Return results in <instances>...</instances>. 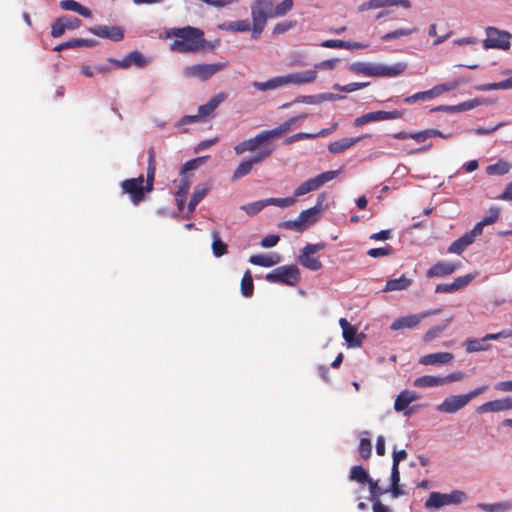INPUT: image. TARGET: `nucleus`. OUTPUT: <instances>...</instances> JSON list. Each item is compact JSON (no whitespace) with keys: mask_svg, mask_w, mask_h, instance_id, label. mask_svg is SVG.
Instances as JSON below:
<instances>
[{"mask_svg":"<svg viewBox=\"0 0 512 512\" xmlns=\"http://www.w3.org/2000/svg\"><path fill=\"white\" fill-rule=\"evenodd\" d=\"M166 38L174 39L169 49L176 53H200L213 48V45L205 39L204 31L193 26L171 28L166 31Z\"/></svg>","mask_w":512,"mask_h":512,"instance_id":"obj_1","label":"nucleus"},{"mask_svg":"<svg viewBox=\"0 0 512 512\" xmlns=\"http://www.w3.org/2000/svg\"><path fill=\"white\" fill-rule=\"evenodd\" d=\"M407 68L406 63L398 62L391 66L383 64H371L365 62H354L349 70L357 75L369 77H396L401 75Z\"/></svg>","mask_w":512,"mask_h":512,"instance_id":"obj_2","label":"nucleus"},{"mask_svg":"<svg viewBox=\"0 0 512 512\" xmlns=\"http://www.w3.org/2000/svg\"><path fill=\"white\" fill-rule=\"evenodd\" d=\"M317 78V72L314 70H308L300 73L289 74L285 76H278L269 79L265 82H253V87L259 91L274 90L279 87L295 84L302 85L314 82Z\"/></svg>","mask_w":512,"mask_h":512,"instance_id":"obj_3","label":"nucleus"},{"mask_svg":"<svg viewBox=\"0 0 512 512\" xmlns=\"http://www.w3.org/2000/svg\"><path fill=\"white\" fill-rule=\"evenodd\" d=\"M251 17L253 22L252 38L257 39L263 32L268 18L272 15V0H255L251 5Z\"/></svg>","mask_w":512,"mask_h":512,"instance_id":"obj_4","label":"nucleus"},{"mask_svg":"<svg viewBox=\"0 0 512 512\" xmlns=\"http://www.w3.org/2000/svg\"><path fill=\"white\" fill-rule=\"evenodd\" d=\"M227 65L228 64L226 62L194 64L186 66L183 69V76L186 78H196L205 82L211 79L218 72L224 70Z\"/></svg>","mask_w":512,"mask_h":512,"instance_id":"obj_5","label":"nucleus"},{"mask_svg":"<svg viewBox=\"0 0 512 512\" xmlns=\"http://www.w3.org/2000/svg\"><path fill=\"white\" fill-rule=\"evenodd\" d=\"M265 279L270 283L294 286L300 280V271L296 265H284L269 272Z\"/></svg>","mask_w":512,"mask_h":512,"instance_id":"obj_6","label":"nucleus"},{"mask_svg":"<svg viewBox=\"0 0 512 512\" xmlns=\"http://www.w3.org/2000/svg\"><path fill=\"white\" fill-rule=\"evenodd\" d=\"M466 499V494L460 490H454L449 494L432 492L425 502L427 509H440L446 505H458Z\"/></svg>","mask_w":512,"mask_h":512,"instance_id":"obj_7","label":"nucleus"},{"mask_svg":"<svg viewBox=\"0 0 512 512\" xmlns=\"http://www.w3.org/2000/svg\"><path fill=\"white\" fill-rule=\"evenodd\" d=\"M339 173L340 170H330L307 179L294 190V197L298 198L309 192L318 190L325 183L335 179Z\"/></svg>","mask_w":512,"mask_h":512,"instance_id":"obj_8","label":"nucleus"},{"mask_svg":"<svg viewBox=\"0 0 512 512\" xmlns=\"http://www.w3.org/2000/svg\"><path fill=\"white\" fill-rule=\"evenodd\" d=\"M273 151H274L273 148H263L259 152H257L255 155H253L252 157L241 161L233 172V175L231 178L232 181H236V180L250 174V172L253 169V166L265 161L267 158H269L272 155Z\"/></svg>","mask_w":512,"mask_h":512,"instance_id":"obj_9","label":"nucleus"},{"mask_svg":"<svg viewBox=\"0 0 512 512\" xmlns=\"http://www.w3.org/2000/svg\"><path fill=\"white\" fill-rule=\"evenodd\" d=\"M144 184V176L140 175L136 178H130L122 181L121 189L123 193L130 196L134 205L140 204L145 199L146 186Z\"/></svg>","mask_w":512,"mask_h":512,"instance_id":"obj_10","label":"nucleus"},{"mask_svg":"<svg viewBox=\"0 0 512 512\" xmlns=\"http://www.w3.org/2000/svg\"><path fill=\"white\" fill-rule=\"evenodd\" d=\"M325 247V243L307 244L301 250V253L299 255L300 264L311 271L320 270L322 268V263L318 258L314 257L313 255L323 250Z\"/></svg>","mask_w":512,"mask_h":512,"instance_id":"obj_11","label":"nucleus"},{"mask_svg":"<svg viewBox=\"0 0 512 512\" xmlns=\"http://www.w3.org/2000/svg\"><path fill=\"white\" fill-rule=\"evenodd\" d=\"M487 38L484 40L485 48H498V49H509L510 47V34L505 31H500L494 27H488L486 29Z\"/></svg>","mask_w":512,"mask_h":512,"instance_id":"obj_12","label":"nucleus"},{"mask_svg":"<svg viewBox=\"0 0 512 512\" xmlns=\"http://www.w3.org/2000/svg\"><path fill=\"white\" fill-rule=\"evenodd\" d=\"M404 115V111L393 110V111H373L366 113L362 116L357 117L354 120V126L359 127L370 122H378L392 119L402 118Z\"/></svg>","mask_w":512,"mask_h":512,"instance_id":"obj_13","label":"nucleus"},{"mask_svg":"<svg viewBox=\"0 0 512 512\" xmlns=\"http://www.w3.org/2000/svg\"><path fill=\"white\" fill-rule=\"evenodd\" d=\"M438 312H439L438 310H428V311L422 312L420 314L408 315V316H403V317L397 318L391 324L390 329L392 331H397V330L404 329V328H408V329L415 328L416 326L419 325V323L423 319H425L431 315H435Z\"/></svg>","mask_w":512,"mask_h":512,"instance_id":"obj_14","label":"nucleus"},{"mask_svg":"<svg viewBox=\"0 0 512 512\" xmlns=\"http://www.w3.org/2000/svg\"><path fill=\"white\" fill-rule=\"evenodd\" d=\"M324 200H325V194L324 193L319 194L317 197L316 205L309 209L302 211L298 215L297 220L302 225L303 231L318 221V216L322 210V203Z\"/></svg>","mask_w":512,"mask_h":512,"instance_id":"obj_15","label":"nucleus"},{"mask_svg":"<svg viewBox=\"0 0 512 512\" xmlns=\"http://www.w3.org/2000/svg\"><path fill=\"white\" fill-rule=\"evenodd\" d=\"M270 141L265 130L259 132L255 137L246 139L234 147V152L241 155L247 151L254 152L258 150L264 143Z\"/></svg>","mask_w":512,"mask_h":512,"instance_id":"obj_16","label":"nucleus"},{"mask_svg":"<svg viewBox=\"0 0 512 512\" xmlns=\"http://www.w3.org/2000/svg\"><path fill=\"white\" fill-rule=\"evenodd\" d=\"M81 25V20L74 16H62L55 20L51 27V36L58 38L62 36L66 30H74Z\"/></svg>","mask_w":512,"mask_h":512,"instance_id":"obj_17","label":"nucleus"},{"mask_svg":"<svg viewBox=\"0 0 512 512\" xmlns=\"http://www.w3.org/2000/svg\"><path fill=\"white\" fill-rule=\"evenodd\" d=\"M512 410V397H504L485 402L476 408L478 414L496 413Z\"/></svg>","mask_w":512,"mask_h":512,"instance_id":"obj_18","label":"nucleus"},{"mask_svg":"<svg viewBox=\"0 0 512 512\" xmlns=\"http://www.w3.org/2000/svg\"><path fill=\"white\" fill-rule=\"evenodd\" d=\"M419 398V394L415 391L403 390L397 395L395 399L394 410L396 412H404V415L409 417L413 410L407 409L408 406Z\"/></svg>","mask_w":512,"mask_h":512,"instance_id":"obj_19","label":"nucleus"},{"mask_svg":"<svg viewBox=\"0 0 512 512\" xmlns=\"http://www.w3.org/2000/svg\"><path fill=\"white\" fill-rule=\"evenodd\" d=\"M110 62L116 64L119 68L127 69L131 66L143 68V67L147 66L150 61L141 52L132 51V52L126 54L123 59H121V60L110 59Z\"/></svg>","mask_w":512,"mask_h":512,"instance_id":"obj_20","label":"nucleus"},{"mask_svg":"<svg viewBox=\"0 0 512 512\" xmlns=\"http://www.w3.org/2000/svg\"><path fill=\"white\" fill-rule=\"evenodd\" d=\"M461 267V262H447L438 261L430 269H428L426 276L428 278H440L453 274L457 269Z\"/></svg>","mask_w":512,"mask_h":512,"instance_id":"obj_21","label":"nucleus"},{"mask_svg":"<svg viewBox=\"0 0 512 512\" xmlns=\"http://www.w3.org/2000/svg\"><path fill=\"white\" fill-rule=\"evenodd\" d=\"M90 32L100 38L119 42L124 38V30L119 26L98 25L92 27Z\"/></svg>","mask_w":512,"mask_h":512,"instance_id":"obj_22","label":"nucleus"},{"mask_svg":"<svg viewBox=\"0 0 512 512\" xmlns=\"http://www.w3.org/2000/svg\"><path fill=\"white\" fill-rule=\"evenodd\" d=\"M339 325L342 328V335L349 347H360L362 344L363 334H357V329L352 326L345 318L339 320Z\"/></svg>","mask_w":512,"mask_h":512,"instance_id":"obj_23","label":"nucleus"},{"mask_svg":"<svg viewBox=\"0 0 512 512\" xmlns=\"http://www.w3.org/2000/svg\"><path fill=\"white\" fill-rule=\"evenodd\" d=\"M468 403L465 394L446 397L437 410L442 413H455L466 406Z\"/></svg>","mask_w":512,"mask_h":512,"instance_id":"obj_24","label":"nucleus"},{"mask_svg":"<svg viewBox=\"0 0 512 512\" xmlns=\"http://www.w3.org/2000/svg\"><path fill=\"white\" fill-rule=\"evenodd\" d=\"M453 358L454 356L450 352L431 353L422 356L419 363L422 365H442L450 363Z\"/></svg>","mask_w":512,"mask_h":512,"instance_id":"obj_25","label":"nucleus"},{"mask_svg":"<svg viewBox=\"0 0 512 512\" xmlns=\"http://www.w3.org/2000/svg\"><path fill=\"white\" fill-rule=\"evenodd\" d=\"M226 98L227 94L223 92L214 95L206 104L198 107V116L205 118L211 115Z\"/></svg>","mask_w":512,"mask_h":512,"instance_id":"obj_26","label":"nucleus"},{"mask_svg":"<svg viewBox=\"0 0 512 512\" xmlns=\"http://www.w3.org/2000/svg\"><path fill=\"white\" fill-rule=\"evenodd\" d=\"M483 103H484V100H482V99H472V100L464 101L457 105L439 106V107L433 109V111H444V112H449V113H458V112H464V111L474 109Z\"/></svg>","mask_w":512,"mask_h":512,"instance_id":"obj_27","label":"nucleus"},{"mask_svg":"<svg viewBox=\"0 0 512 512\" xmlns=\"http://www.w3.org/2000/svg\"><path fill=\"white\" fill-rule=\"evenodd\" d=\"M306 118V114H302V115H299V116H296V117H292L288 120H286L285 122H283L282 124H280L279 126H277L276 128L274 129H271V130H265L269 139L272 140L278 136H280L281 134L289 131L291 129V127L300 119H304Z\"/></svg>","mask_w":512,"mask_h":512,"instance_id":"obj_28","label":"nucleus"},{"mask_svg":"<svg viewBox=\"0 0 512 512\" xmlns=\"http://www.w3.org/2000/svg\"><path fill=\"white\" fill-rule=\"evenodd\" d=\"M412 282H413L412 279L407 278L405 275H401L397 279L388 280L386 282V285H385L383 291L391 292V291L405 290L411 286Z\"/></svg>","mask_w":512,"mask_h":512,"instance_id":"obj_29","label":"nucleus"},{"mask_svg":"<svg viewBox=\"0 0 512 512\" xmlns=\"http://www.w3.org/2000/svg\"><path fill=\"white\" fill-rule=\"evenodd\" d=\"M59 5L63 10L76 12L85 18L92 17L91 11L75 0H62Z\"/></svg>","mask_w":512,"mask_h":512,"instance_id":"obj_30","label":"nucleus"},{"mask_svg":"<svg viewBox=\"0 0 512 512\" xmlns=\"http://www.w3.org/2000/svg\"><path fill=\"white\" fill-rule=\"evenodd\" d=\"M361 140V137L356 138H343L338 141L332 142L328 146L329 152L333 154H338L341 152H344L345 150L349 149L353 145H355L358 141Z\"/></svg>","mask_w":512,"mask_h":512,"instance_id":"obj_31","label":"nucleus"},{"mask_svg":"<svg viewBox=\"0 0 512 512\" xmlns=\"http://www.w3.org/2000/svg\"><path fill=\"white\" fill-rule=\"evenodd\" d=\"M249 262L253 265L261 267H271L280 262V256L277 254L272 255H252Z\"/></svg>","mask_w":512,"mask_h":512,"instance_id":"obj_32","label":"nucleus"},{"mask_svg":"<svg viewBox=\"0 0 512 512\" xmlns=\"http://www.w3.org/2000/svg\"><path fill=\"white\" fill-rule=\"evenodd\" d=\"M443 380L442 376H432V375H424L416 378L413 381V386L418 388H426V387H437L442 386Z\"/></svg>","mask_w":512,"mask_h":512,"instance_id":"obj_33","label":"nucleus"},{"mask_svg":"<svg viewBox=\"0 0 512 512\" xmlns=\"http://www.w3.org/2000/svg\"><path fill=\"white\" fill-rule=\"evenodd\" d=\"M484 337L481 339L467 338L464 342L465 349L468 353L482 352L490 349V344L485 343Z\"/></svg>","mask_w":512,"mask_h":512,"instance_id":"obj_34","label":"nucleus"},{"mask_svg":"<svg viewBox=\"0 0 512 512\" xmlns=\"http://www.w3.org/2000/svg\"><path fill=\"white\" fill-rule=\"evenodd\" d=\"M220 29L230 32H247L251 29V23L248 19L223 23Z\"/></svg>","mask_w":512,"mask_h":512,"instance_id":"obj_35","label":"nucleus"},{"mask_svg":"<svg viewBox=\"0 0 512 512\" xmlns=\"http://www.w3.org/2000/svg\"><path fill=\"white\" fill-rule=\"evenodd\" d=\"M212 236V252L215 257H222L223 255L227 254L228 247L227 244H225L221 238L218 231L214 230L211 233Z\"/></svg>","mask_w":512,"mask_h":512,"instance_id":"obj_36","label":"nucleus"},{"mask_svg":"<svg viewBox=\"0 0 512 512\" xmlns=\"http://www.w3.org/2000/svg\"><path fill=\"white\" fill-rule=\"evenodd\" d=\"M472 243L473 242L471 241V238L466 236V234H464L457 240L453 241L450 244V246L448 247L447 251H448V253L460 255Z\"/></svg>","mask_w":512,"mask_h":512,"instance_id":"obj_37","label":"nucleus"},{"mask_svg":"<svg viewBox=\"0 0 512 512\" xmlns=\"http://www.w3.org/2000/svg\"><path fill=\"white\" fill-rule=\"evenodd\" d=\"M390 491L394 498H397L404 494V491L400 487V471L398 466L391 468V488Z\"/></svg>","mask_w":512,"mask_h":512,"instance_id":"obj_38","label":"nucleus"},{"mask_svg":"<svg viewBox=\"0 0 512 512\" xmlns=\"http://www.w3.org/2000/svg\"><path fill=\"white\" fill-rule=\"evenodd\" d=\"M209 191V187L198 186L195 188L193 195L188 203V212L193 213L199 202L206 196Z\"/></svg>","mask_w":512,"mask_h":512,"instance_id":"obj_39","label":"nucleus"},{"mask_svg":"<svg viewBox=\"0 0 512 512\" xmlns=\"http://www.w3.org/2000/svg\"><path fill=\"white\" fill-rule=\"evenodd\" d=\"M392 7V0H368L357 7L358 12Z\"/></svg>","mask_w":512,"mask_h":512,"instance_id":"obj_40","label":"nucleus"},{"mask_svg":"<svg viewBox=\"0 0 512 512\" xmlns=\"http://www.w3.org/2000/svg\"><path fill=\"white\" fill-rule=\"evenodd\" d=\"M241 293L244 297H251L254 293V283L251 271L248 269L241 280Z\"/></svg>","mask_w":512,"mask_h":512,"instance_id":"obj_41","label":"nucleus"},{"mask_svg":"<svg viewBox=\"0 0 512 512\" xmlns=\"http://www.w3.org/2000/svg\"><path fill=\"white\" fill-rule=\"evenodd\" d=\"M349 478L360 484H367L371 479L368 472L362 466H353L350 470Z\"/></svg>","mask_w":512,"mask_h":512,"instance_id":"obj_42","label":"nucleus"},{"mask_svg":"<svg viewBox=\"0 0 512 512\" xmlns=\"http://www.w3.org/2000/svg\"><path fill=\"white\" fill-rule=\"evenodd\" d=\"M511 169V164L506 161L499 160L498 162L488 165L486 167V173L488 175H505Z\"/></svg>","mask_w":512,"mask_h":512,"instance_id":"obj_43","label":"nucleus"},{"mask_svg":"<svg viewBox=\"0 0 512 512\" xmlns=\"http://www.w3.org/2000/svg\"><path fill=\"white\" fill-rule=\"evenodd\" d=\"M417 32L416 28H399L394 31L388 32L381 36V40L390 41L393 39H397L403 36H410Z\"/></svg>","mask_w":512,"mask_h":512,"instance_id":"obj_44","label":"nucleus"},{"mask_svg":"<svg viewBox=\"0 0 512 512\" xmlns=\"http://www.w3.org/2000/svg\"><path fill=\"white\" fill-rule=\"evenodd\" d=\"M293 7V0H283L275 7L272 4V15L274 17H281L286 15Z\"/></svg>","mask_w":512,"mask_h":512,"instance_id":"obj_45","label":"nucleus"},{"mask_svg":"<svg viewBox=\"0 0 512 512\" xmlns=\"http://www.w3.org/2000/svg\"><path fill=\"white\" fill-rule=\"evenodd\" d=\"M479 508L486 512H504L512 509V503L502 502V503H494V504H479Z\"/></svg>","mask_w":512,"mask_h":512,"instance_id":"obj_46","label":"nucleus"},{"mask_svg":"<svg viewBox=\"0 0 512 512\" xmlns=\"http://www.w3.org/2000/svg\"><path fill=\"white\" fill-rule=\"evenodd\" d=\"M431 137H441V138L447 139L450 137V135L444 134L440 130L433 129V128L418 131L417 138L420 139L421 143L425 142L428 138H431Z\"/></svg>","mask_w":512,"mask_h":512,"instance_id":"obj_47","label":"nucleus"},{"mask_svg":"<svg viewBox=\"0 0 512 512\" xmlns=\"http://www.w3.org/2000/svg\"><path fill=\"white\" fill-rule=\"evenodd\" d=\"M449 321L447 320L443 325H437L427 330L423 336L424 342H431L440 336V334L447 328Z\"/></svg>","mask_w":512,"mask_h":512,"instance_id":"obj_48","label":"nucleus"},{"mask_svg":"<svg viewBox=\"0 0 512 512\" xmlns=\"http://www.w3.org/2000/svg\"><path fill=\"white\" fill-rule=\"evenodd\" d=\"M464 83H465V81L462 79L454 80L451 82L436 85L435 89L437 90V94L439 96L445 92H449V91L457 89L461 84H464Z\"/></svg>","mask_w":512,"mask_h":512,"instance_id":"obj_49","label":"nucleus"},{"mask_svg":"<svg viewBox=\"0 0 512 512\" xmlns=\"http://www.w3.org/2000/svg\"><path fill=\"white\" fill-rule=\"evenodd\" d=\"M393 254V248L390 245L379 248H371L367 251V255L373 258L390 256Z\"/></svg>","mask_w":512,"mask_h":512,"instance_id":"obj_50","label":"nucleus"},{"mask_svg":"<svg viewBox=\"0 0 512 512\" xmlns=\"http://www.w3.org/2000/svg\"><path fill=\"white\" fill-rule=\"evenodd\" d=\"M359 453L364 460H367L371 457L372 454V444L371 441L367 438H363L359 443Z\"/></svg>","mask_w":512,"mask_h":512,"instance_id":"obj_51","label":"nucleus"},{"mask_svg":"<svg viewBox=\"0 0 512 512\" xmlns=\"http://www.w3.org/2000/svg\"><path fill=\"white\" fill-rule=\"evenodd\" d=\"M368 84L369 83H358V82L349 83V84L344 85V86H341L339 84H335L333 86V89H335L337 91H341V92L350 93V92H354V91H357L359 89H362V88L366 87Z\"/></svg>","mask_w":512,"mask_h":512,"instance_id":"obj_52","label":"nucleus"},{"mask_svg":"<svg viewBox=\"0 0 512 512\" xmlns=\"http://www.w3.org/2000/svg\"><path fill=\"white\" fill-rule=\"evenodd\" d=\"M500 215V209L498 207H491L487 214L482 219V224L491 225L494 224Z\"/></svg>","mask_w":512,"mask_h":512,"instance_id":"obj_53","label":"nucleus"},{"mask_svg":"<svg viewBox=\"0 0 512 512\" xmlns=\"http://www.w3.org/2000/svg\"><path fill=\"white\" fill-rule=\"evenodd\" d=\"M476 277V274H467L464 276H460L456 278L452 283L455 287V290L458 291L462 288H465L470 284V282Z\"/></svg>","mask_w":512,"mask_h":512,"instance_id":"obj_54","label":"nucleus"},{"mask_svg":"<svg viewBox=\"0 0 512 512\" xmlns=\"http://www.w3.org/2000/svg\"><path fill=\"white\" fill-rule=\"evenodd\" d=\"M367 484L369 485L371 500H377L381 495L388 492V490L381 489L378 486L377 481H374L372 478L370 479V481Z\"/></svg>","mask_w":512,"mask_h":512,"instance_id":"obj_55","label":"nucleus"},{"mask_svg":"<svg viewBox=\"0 0 512 512\" xmlns=\"http://www.w3.org/2000/svg\"><path fill=\"white\" fill-rule=\"evenodd\" d=\"M155 173L156 166H147L146 179H144L146 192H151L153 190Z\"/></svg>","mask_w":512,"mask_h":512,"instance_id":"obj_56","label":"nucleus"},{"mask_svg":"<svg viewBox=\"0 0 512 512\" xmlns=\"http://www.w3.org/2000/svg\"><path fill=\"white\" fill-rule=\"evenodd\" d=\"M279 227L282 228V229L293 230V231H296V232H303V227L298 222L297 219H295V220H287V221L281 222L279 224Z\"/></svg>","mask_w":512,"mask_h":512,"instance_id":"obj_57","label":"nucleus"},{"mask_svg":"<svg viewBox=\"0 0 512 512\" xmlns=\"http://www.w3.org/2000/svg\"><path fill=\"white\" fill-rule=\"evenodd\" d=\"M512 337V330L511 329H504L497 333H489L484 336V340H499L504 338H510Z\"/></svg>","mask_w":512,"mask_h":512,"instance_id":"obj_58","label":"nucleus"},{"mask_svg":"<svg viewBox=\"0 0 512 512\" xmlns=\"http://www.w3.org/2000/svg\"><path fill=\"white\" fill-rule=\"evenodd\" d=\"M340 62V59L333 58V59H327L324 61H321L317 64H315L316 69H322V70H332L336 67V65Z\"/></svg>","mask_w":512,"mask_h":512,"instance_id":"obj_59","label":"nucleus"},{"mask_svg":"<svg viewBox=\"0 0 512 512\" xmlns=\"http://www.w3.org/2000/svg\"><path fill=\"white\" fill-rule=\"evenodd\" d=\"M262 201H256L253 203H249L242 207V209L249 215H254L260 212L263 209Z\"/></svg>","mask_w":512,"mask_h":512,"instance_id":"obj_60","label":"nucleus"},{"mask_svg":"<svg viewBox=\"0 0 512 512\" xmlns=\"http://www.w3.org/2000/svg\"><path fill=\"white\" fill-rule=\"evenodd\" d=\"M295 25V22L292 21H284L281 23H277L274 26L273 33L274 34H283L287 32L288 30L292 29Z\"/></svg>","mask_w":512,"mask_h":512,"instance_id":"obj_61","label":"nucleus"},{"mask_svg":"<svg viewBox=\"0 0 512 512\" xmlns=\"http://www.w3.org/2000/svg\"><path fill=\"white\" fill-rule=\"evenodd\" d=\"M313 136L314 135H312L311 133L300 132V133L294 134L290 137H287L285 139L284 143L289 145L296 141L305 140V139H313Z\"/></svg>","mask_w":512,"mask_h":512,"instance_id":"obj_62","label":"nucleus"},{"mask_svg":"<svg viewBox=\"0 0 512 512\" xmlns=\"http://www.w3.org/2000/svg\"><path fill=\"white\" fill-rule=\"evenodd\" d=\"M279 239L280 238L278 235L270 234V235L265 236L261 240L260 244L264 248H271V247H274L279 242Z\"/></svg>","mask_w":512,"mask_h":512,"instance_id":"obj_63","label":"nucleus"},{"mask_svg":"<svg viewBox=\"0 0 512 512\" xmlns=\"http://www.w3.org/2000/svg\"><path fill=\"white\" fill-rule=\"evenodd\" d=\"M322 47L325 48H341L344 49V46H346V41L338 40V39H331V40H325L321 43Z\"/></svg>","mask_w":512,"mask_h":512,"instance_id":"obj_64","label":"nucleus"}]
</instances>
